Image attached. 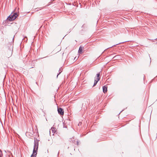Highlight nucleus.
Wrapping results in <instances>:
<instances>
[{
	"instance_id": "nucleus-1",
	"label": "nucleus",
	"mask_w": 157,
	"mask_h": 157,
	"mask_svg": "<svg viewBox=\"0 0 157 157\" xmlns=\"http://www.w3.org/2000/svg\"><path fill=\"white\" fill-rule=\"evenodd\" d=\"M39 145L38 141L37 140H35L33 153L31 157H36L37 155V151L38 149Z\"/></svg>"
},
{
	"instance_id": "nucleus-4",
	"label": "nucleus",
	"mask_w": 157,
	"mask_h": 157,
	"mask_svg": "<svg viewBox=\"0 0 157 157\" xmlns=\"http://www.w3.org/2000/svg\"><path fill=\"white\" fill-rule=\"evenodd\" d=\"M103 89V91L104 93H105L107 92V87L105 86H104L102 87Z\"/></svg>"
},
{
	"instance_id": "nucleus-10",
	"label": "nucleus",
	"mask_w": 157,
	"mask_h": 157,
	"mask_svg": "<svg viewBox=\"0 0 157 157\" xmlns=\"http://www.w3.org/2000/svg\"><path fill=\"white\" fill-rule=\"evenodd\" d=\"M121 44V43H119V44H116V45H113V46H112V47H110V48H111V47H113V46H116V45H118V44Z\"/></svg>"
},
{
	"instance_id": "nucleus-11",
	"label": "nucleus",
	"mask_w": 157,
	"mask_h": 157,
	"mask_svg": "<svg viewBox=\"0 0 157 157\" xmlns=\"http://www.w3.org/2000/svg\"><path fill=\"white\" fill-rule=\"evenodd\" d=\"M77 145H78V141H77Z\"/></svg>"
},
{
	"instance_id": "nucleus-12",
	"label": "nucleus",
	"mask_w": 157,
	"mask_h": 157,
	"mask_svg": "<svg viewBox=\"0 0 157 157\" xmlns=\"http://www.w3.org/2000/svg\"><path fill=\"white\" fill-rule=\"evenodd\" d=\"M84 25H82V27H84Z\"/></svg>"
},
{
	"instance_id": "nucleus-8",
	"label": "nucleus",
	"mask_w": 157,
	"mask_h": 157,
	"mask_svg": "<svg viewBox=\"0 0 157 157\" xmlns=\"http://www.w3.org/2000/svg\"><path fill=\"white\" fill-rule=\"evenodd\" d=\"M62 71H63V69L62 68H60V69H59V73L58 74V75H57V77L58 76V75H59L61 73V72Z\"/></svg>"
},
{
	"instance_id": "nucleus-6",
	"label": "nucleus",
	"mask_w": 157,
	"mask_h": 157,
	"mask_svg": "<svg viewBox=\"0 0 157 157\" xmlns=\"http://www.w3.org/2000/svg\"><path fill=\"white\" fill-rule=\"evenodd\" d=\"M99 81V79H98V80H96V77L95 78V80H94V84L93 85V86H95L97 84V82H98Z\"/></svg>"
},
{
	"instance_id": "nucleus-2",
	"label": "nucleus",
	"mask_w": 157,
	"mask_h": 157,
	"mask_svg": "<svg viewBox=\"0 0 157 157\" xmlns=\"http://www.w3.org/2000/svg\"><path fill=\"white\" fill-rule=\"evenodd\" d=\"M17 16L18 14L17 13H12L7 18L6 20L7 21H12L16 19Z\"/></svg>"
},
{
	"instance_id": "nucleus-7",
	"label": "nucleus",
	"mask_w": 157,
	"mask_h": 157,
	"mask_svg": "<svg viewBox=\"0 0 157 157\" xmlns=\"http://www.w3.org/2000/svg\"><path fill=\"white\" fill-rule=\"evenodd\" d=\"M96 80H98V79H99V80H100V78L99 76L100 75V73H98L96 75Z\"/></svg>"
},
{
	"instance_id": "nucleus-9",
	"label": "nucleus",
	"mask_w": 157,
	"mask_h": 157,
	"mask_svg": "<svg viewBox=\"0 0 157 157\" xmlns=\"http://www.w3.org/2000/svg\"><path fill=\"white\" fill-rule=\"evenodd\" d=\"M51 130L52 131V132L54 133H55L56 132V129L54 128H52L51 129Z\"/></svg>"
},
{
	"instance_id": "nucleus-5",
	"label": "nucleus",
	"mask_w": 157,
	"mask_h": 157,
	"mask_svg": "<svg viewBox=\"0 0 157 157\" xmlns=\"http://www.w3.org/2000/svg\"><path fill=\"white\" fill-rule=\"evenodd\" d=\"M78 52L80 54H82L83 53L82 52V48L81 47H80L79 48V50H78Z\"/></svg>"
},
{
	"instance_id": "nucleus-3",
	"label": "nucleus",
	"mask_w": 157,
	"mask_h": 157,
	"mask_svg": "<svg viewBox=\"0 0 157 157\" xmlns=\"http://www.w3.org/2000/svg\"><path fill=\"white\" fill-rule=\"evenodd\" d=\"M57 111L59 114L61 115H63L64 112L63 110L60 107H58Z\"/></svg>"
},
{
	"instance_id": "nucleus-13",
	"label": "nucleus",
	"mask_w": 157,
	"mask_h": 157,
	"mask_svg": "<svg viewBox=\"0 0 157 157\" xmlns=\"http://www.w3.org/2000/svg\"><path fill=\"white\" fill-rule=\"evenodd\" d=\"M13 39H14V37L13 38Z\"/></svg>"
}]
</instances>
